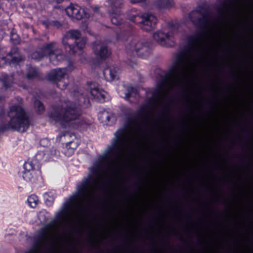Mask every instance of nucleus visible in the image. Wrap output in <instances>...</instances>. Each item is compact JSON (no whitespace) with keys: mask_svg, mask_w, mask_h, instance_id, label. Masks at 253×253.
Returning <instances> with one entry per match:
<instances>
[{"mask_svg":"<svg viewBox=\"0 0 253 253\" xmlns=\"http://www.w3.org/2000/svg\"><path fill=\"white\" fill-rule=\"evenodd\" d=\"M10 118L9 126L12 129L23 132L28 127V120L24 112L20 106H13L8 113Z\"/></svg>","mask_w":253,"mask_h":253,"instance_id":"f257e3e1","label":"nucleus"},{"mask_svg":"<svg viewBox=\"0 0 253 253\" xmlns=\"http://www.w3.org/2000/svg\"><path fill=\"white\" fill-rule=\"evenodd\" d=\"M24 169L23 178L26 181L35 182L40 174V172L35 169L33 163L31 161L26 162L24 165Z\"/></svg>","mask_w":253,"mask_h":253,"instance_id":"f03ea898","label":"nucleus"},{"mask_svg":"<svg viewBox=\"0 0 253 253\" xmlns=\"http://www.w3.org/2000/svg\"><path fill=\"white\" fill-rule=\"evenodd\" d=\"M194 70V64L189 60L185 61L182 65L179 75H176V80L180 81L192 74Z\"/></svg>","mask_w":253,"mask_h":253,"instance_id":"7ed1b4c3","label":"nucleus"},{"mask_svg":"<svg viewBox=\"0 0 253 253\" xmlns=\"http://www.w3.org/2000/svg\"><path fill=\"white\" fill-rule=\"evenodd\" d=\"M65 12L68 17L73 20H80L84 15V10L81 7L72 4L65 9Z\"/></svg>","mask_w":253,"mask_h":253,"instance_id":"20e7f679","label":"nucleus"},{"mask_svg":"<svg viewBox=\"0 0 253 253\" xmlns=\"http://www.w3.org/2000/svg\"><path fill=\"white\" fill-rule=\"evenodd\" d=\"M141 27L146 31L151 30L155 26L157 19L152 14H144L141 16Z\"/></svg>","mask_w":253,"mask_h":253,"instance_id":"39448f33","label":"nucleus"},{"mask_svg":"<svg viewBox=\"0 0 253 253\" xmlns=\"http://www.w3.org/2000/svg\"><path fill=\"white\" fill-rule=\"evenodd\" d=\"M54 79L57 81V85L61 89H64L66 87L67 82V76L64 70L58 69L55 71L54 75Z\"/></svg>","mask_w":253,"mask_h":253,"instance_id":"423d86ee","label":"nucleus"},{"mask_svg":"<svg viewBox=\"0 0 253 253\" xmlns=\"http://www.w3.org/2000/svg\"><path fill=\"white\" fill-rule=\"evenodd\" d=\"M94 51L96 56L100 58H105L109 56L111 53L105 45L100 43L94 46Z\"/></svg>","mask_w":253,"mask_h":253,"instance_id":"0eeeda50","label":"nucleus"},{"mask_svg":"<svg viewBox=\"0 0 253 253\" xmlns=\"http://www.w3.org/2000/svg\"><path fill=\"white\" fill-rule=\"evenodd\" d=\"M48 51L50 60L53 64H56L58 61L61 60L63 56L60 54L59 50L54 49L50 51L49 49Z\"/></svg>","mask_w":253,"mask_h":253,"instance_id":"6e6552de","label":"nucleus"},{"mask_svg":"<svg viewBox=\"0 0 253 253\" xmlns=\"http://www.w3.org/2000/svg\"><path fill=\"white\" fill-rule=\"evenodd\" d=\"M80 37L81 34L79 31L77 30H71L68 32L66 38L69 41L68 42H71L72 40L75 39L76 40H78Z\"/></svg>","mask_w":253,"mask_h":253,"instance_id":"1a4fd4ad","label":"nucleus"},{"mask_svg":"<svg viewBox=\"0 0 253 253\" xmlns=\"http://www.w3.org/2000/svg\"><path fill=\"white\" fill-rule=\"evenodd\" d=\"M157 4L160 8H166L172 4L171 0H157Z\"/></svg>","mask_w":253,"mask_h":253,"instance_id":"9d476101","label":"nucleus"},{"mask_svg":"<svg viewBox=\"0 0 253 253\" xmlns=\"http://www.w3.org/2000/svg\"><path fill=\"white\" fill-rule=\"evenodd\" d=\"M27 200L29 206L32 208L35 207L38 202L37 196L34 195L29 196Z\"/></svg>","mask_w":253,"mask_h":253,"instance_id":"9b49d317","label":"nucleus"},{"mask_svg":"<svg viewBox=\"0 0 253 253\" xmlns=\"http://www.w3.org/2000/svg\"><path fill=\"white\" fill-rule=\"evenodd\" d=\"M78 40L79 41L77 42L76 46L73 48L74 52H76L77 51V49H81L85 46V42L83 39H79Z\"/></svg>","mask_w":253,"mask_h":253,"instance_id":"f8f14e48","label":"nucleus"},{"mask_svg":"<svg viewBox=\"0 0 253 253\" xmlns=\"http://www.w3.org/2000/svg\"><path fill=\"white\" fill-rule=\"evenodd\" d=\"M91 93L93 96H94L95 98H96L98 99H104V95L97 88L91 89Z\"/></svg>","mask_w":253,"mask_h":253,"instance_id":"ddd939ff","label":"nucleus"},{"mask_svg":"<svg viewBox=\"0 0 253 253\" xmlns=\"http://www.w3.org/2000/svg\"><path fill=\"white\" fill-rule=\"evenodd\" d=\"M153 37L154 39L158 42H162L164 40L166 35L163 33L159 32L154 33Z\"/></svg>","mask_w":253,"mask_h":253,"instance_id":"4468645a","label":"nucleus"},{"mask_svg":"<svg viewBox=\"0 0 253 253\" xmlns=\"http://www.w3.org/2000/svg\"><path fill=\"white\" fill-rule=\"evenodd\" d=\"M142 46V43L140 42H133L130 45V49L132 51H138Z\"/></svg>","mask_w":253,"mask_h":253,"instance_id":"2eb2a0df","label":"nucleus"},{"mask_svg":"<svg viewBox=\"0 0 253 253\" xmlns=\"http://www.w3.org/2000/svg\"><path fill=\"white\" fill-rule=\"evenodd\" d=\"M75 110L72 108L68 109L66 113V115L68 120H72L76 118V117L75 116Z\"/></svg>","mask_w":253,"mask_h":253,"instance_id":"dca6fc26","label":"nucleus"},{"mask_svg":"<svg viewBox=\"0 0 253 253\" xmlns=\"http://www.w3.org/2000/svg\"><path fill=\"white\" fill-rule=\"evenodd\" d=\"M106 72H108V70H107ZM108 72L111 79L114 80V79H115V78L117 76V71L115 69H114L113 70L110 69V70L108 71Z\"/></svg>","mask_w":253,"mask_h":253,"instance_id":"f3484780","label":"nucleus"},{"mask_svg":"<svg viewBox=\"0 0 253 253\" xmlns=\"http://www.w3.org/2000/svg\"><path fill=\"white\" fill-rule=\"evenodd\" d=\"M35 106L39 108V111H42L44 109L43 104L39 101H37L35 102Z\"/></svg>","mask_w":253,"mask_h":253,"instance_id":"a211bd4d","label":"nucleus"},{"mask_svg":"<svg viewBox=\"0 0 253 253\" xmlns=\"http://www.w3.org/2000/svg\"><path fill=\"white\" fill-rule=\"evenodd\" d=\"M111 21L114 24H118L119 23V21H118L117 18L115 17H112Z\"/></svg>","mask_w":253,"mask_h":253,"instance_id":"6ab92c4d","label":"nucleus"},{"mask_svg":"<svg viewBox=\"0 0 253 253\" xmlns=\"http://www.w3.org/2000/svg\"><path fill=\"white\" fill-rule=\"evenodd\" d=\"M144 0H130L132 2H139L144 1Z\"/></svg>","mask_w":253,"mask_h":253,"instance_id":"aec40b11","label":"nucleus"},{"mask_svg":"<svg viewBox=\"0 0 253 253\" xmlns=\"http://www.w3.org/2000/svg\"><path fill=\"white\" fill-rule=\"evenodd\" d=\"M63 0H54L56 2L59 3L62 1Z\"/></svg>","mask_w":253,"mask_h":253,"instance_id":"412c9836","label":"nucleus"}]
</instances>
